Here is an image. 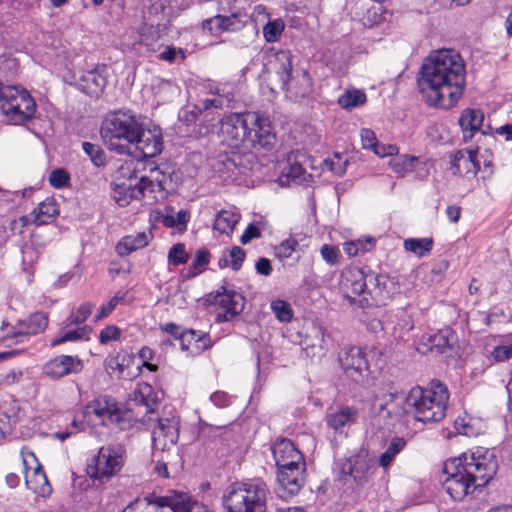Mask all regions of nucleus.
Instances as JSON below:
<instances>
[{"instance_id": "f257e3e1", "label": "nucleus", "mask_w": 512, "mask_h": 512, "mask_svg": "<svg viewBox=\"0 0 512 512\" xmlns=\"http://www.w3.org/2000/svg\"><path fill=\"white\" fill-rule=\"evenodd\" d=\"M465 64L453 49H440L422 64L417 84L422 100L429 106L451 109L462 98Z\"/></svg>"}, {"instance_id": "f03ea898", "label": "nucleus", "mask_w": 512, "mask_h": 512, "mask_svg": "<svg viewBox=\"0 0 512 512\" xmlns=\"http://www.w3.org/2000/svg\"><path fill=\"white\" fill-rule=\"evenodd\" d=\"M101 137L109 150L139 159L155 157L163 150L161 129L144 128L139 118L129 110L108 113L102 122Z\"/></svg>"}, {"instance_id": "7ed1b4c3", "label": "nucleus", "mask_w": 512, "mask_h": 512, "mask_svg": "<svg viewBox=\"0 0 512 512\" xmlns=\"http://www.w3.org/2000/svg\"><path fill=\"white\" fill-rule=\"evenodd\" d=\"M496 456L488 449L476 448L444 463L443 489L455 501L462 500L478 488L485 487L496 475Z\"/></svg>"}, {"instance_id": "20e7f679", "label": "nucleus", "mask_w": 512, "mask_h": 512, "mask_svg": "<svg viewBox=\"0 0 512 512\" xmlns=\"http://www.w3.org/2000/svg\"><path fill=\"white\" fill-rule=\"evenodd\" d=\"M222 141L245 153L251 149L271 150L276 135L270 119L257 112L231 113L221 120Z\"/></svg>"}, {"instance_id": "39448f33", "label": "nucleus", "mask_w": 512, "mask_h": 512, "mask_svg": "<svg viewBox=\"0 0 512 512\" xmlns=\"http://www.w3.org/2000/svg\"><path fill=\"white\" fill-rule=\"evenodd\" d=\"M449 391L439 380L434 379L429 387H413L405 398L407 412L423 423L438 422L446 414Z\"/></svg>"}, {"instance_id": "423d86ee", "label": "nucleus", "mask_w": 512, "mask_h": 512, "mask_svg": "<svg viewBox=\"0 0 512 512\" xmlns=\"http://www.w3.org/2000/svg\"><path fill=\"white\" fill-rule=\"evenodd\" d=\"M267 494L263 481L235 483L223 495V505L228 512H266Z\"/></svg>"}, {"instance_id": "0eeeda50", "label": "nucleus", "mask_w": 512, "mask_h": 512, "mask_svg": "<svg viewBox=\"0 0 512 512\" xmlns=\"http://www.w3.org/2000/svg\"><path fill=\"white\" fill-rule=\"evenodd\" d=\"M125 462V449L120 444L102 446L97 455L93 456L87 464L86 473L100 484L108 482L117 475Z\"/></svg>"}, {"instance_id": "6e6552de", "label": "nucleus", "mask_w": 512, "mask_h": 512, "mask_svg": "<svg viewBox=\"0 0 512 512\" xmlns=\"http://www.w3.org/2000/svg\"><path fill=\"white\" fill-rule=\"evenodd\" d=\"M274 48H267L268 59L264 63L262 80L267 87L277 93L285 91L291 78V60L287 51H277L272 54Z\"/></svg>"}, {"instance_id": "1a4fd4ad", "label": "nucleus", "mask_w": 512, "mask_h": 512, "mask_svg": "<svg viewBox=\"0 0 512 512\" xmlns=\"http://www.w3.org/2000/svg\"><path fill=\"white\" fill-rule=\"evenodd\" d=\"M86 409L88 413H93L100 418L104 425L116 424L121 430L127 428V411H124L110 396L102 395L93 399L87 404Z\"/></svg>"}, {"instance_id": "9d476101", "label": "nucleus", "mask_w": 512, "mask_h": 512, "mask_svg": "<svg viewBox=\"0 0 512 512\" xmlns=\"http://www.w3.org/2000/svg\"><path fill=\"white\" fill-rule=\"evenodd\" d=\"M339 362L346 376L355 383H361L370 373L367 355L360 347H345L339 355Z\"/></svg>"}, {"instance_id": "9b49d317", "label": "nucleus", "mask_w": 512, "mask_h": 512, "mask_svg": "<svg viewBox=\"0 0 512 512\" xmlns=\"http://www.w3.org/2000/svg\"><path fill=\"white\" fill-rule=\"evenodd\" d=\"M147 505H155L159 508L169 507L173 512H199L201 506L185 492L170 491L165 496L148 494L143 499Z\"/></svg>"}, {"instance_id": "f8f14e48", "label": "nucleus", "mask_w": 512, "mask_h": 512, "mask_svg": "<svg viewBox=\"0 0 512 512\" xmlns=\"http://www.w3.org/2000/svg\"><path fill=\"white\" fill-rule=\"evenodd\" d=\"M83 361L78 356L60 355L43 366V373L51 379H60L83 370Z\"/></svg>"}, {"instance_id": "ddd939ff", "label": "nucleus", "mask_w": 512, "mask_h": 512, "mask_svg": "<svg viewBox=\"0 0 512 512\" xmlns=\"http://www.w3.org/2000/svg\"><path fill=\"white\" fill-rule=\"evenodd\" d=\"M222 292H217L213 296V303L218 304L221 308L224 309L225 313L223 315L218 314V321H228L233 317L239 315L244 308V297L236 293L234 291H228L225 287L221 288ZM212 297V294L210 295Z\"/></svg>"}, {"instance_id": "4468645a", "label": "nucleus", "mask_w": 512, "mask_h": 512, "mask_svg": "<svg viewBox=\"0 0 512 512\" xmlns=\"http://www.w3.org/2000/svg\"><path fill=\"white\" fill-rule=\"evenodd\" d=\"M252 25L255 32H284L285 23L281 18L271 19L266 7L263 5L255 6L249 23L244 27Z\"/></svg>"}, {"instance_id": "2eb2a0df", "label": "nucleus", "mask_w": 512, "mask_h": 512, "mask_svg": "<svg viewBox=\"0 0 512 512\" xmlns=\"http://www.w3.org/2000/svg\"><path fill=\"white\" fill-rule=\"evenodd\" d=\"M305 468H294L290 471L277 473L279 483L278 494L280 497L296 495L305 483Z\"/></svg>"}, {"instance_id": "dca6fc26", "label": "nucleus", "mask_w": 512, "mask_h": 512, "mask_svg": "<svg viewBox=\"0 0 512 512\" xmlns=\"http://www.w3.org/2000/svg\"><path fill=\"white\" fill-rule=\"evenodd\" d=\"M476 154L477 152L473 150H458L452 154L450 160L452 173L475 176L480 169Z\"/></svg>"}, {"instance_id": "f3484780", "label": "nucleus", "mask_w": 512, "mask_h": 512, "mask_svg": "<svg viewBox=\"0 0 512 512\" xmlns=\"http://www.w3.org/2000/svg\"><path fill=\"white\" fill-rule=\"evenodd\" d=\"M457 342V335L450 327L438 330L427 338L428 349L437 354H443L452 349Z\"/></svg>"}, {"instance_id": "a211bd4d", "label": "nucleus", "mask_w": 512, "mask_h": 512, "mask_svg": "<svg viewBox=\"0 0 512 512\" xmlns=\"http://www.w3.org/2000/svg\"><path fill=\"white\" fill-rule=\"evenodd\" d=\"M22 462L25 469V483L26 486L33 490L35 493L45 496L50 494L51 486L47 480L46 474L42 469L41 465L37 462L36 467L33 469L32 475L30 476L27 471V460L22 455Z\"/></svg>"}, {"instance_id": "6ab92c4d", "label": "nucleus", "mask_w": 512, "mask_h": 512, "mask_svg": "<svg viewBox=\"0 0 512 512\" xmlns=\"http://www.w3.org/2000/svg\"><path fill=\"white\" fill-rule=\"evenodd\" d=\"M172 174L173 173L168 170L155 167L150 170L149 176H142V183L148 186L156 183L160 198H164L169 190L174 189ZM145 187L146 186L143 185L142 189H145Z\"/></svg>"}, {"instance_id": "aec40b11", "label": "nucleus", "mask_w": 512, "mask_h": 512, "mask_svg": "<svg viewBox=\"0 0 512 512\" xmlns=\"http://www.w3.org/2000/svg\"><path fill=\"white\" fill-rule=\"evenodd\" d=\"M0 109L6 117L7 122L19 125L24 124L33 117L36 110V104L34 103V107H27L26 109L25 106L13 105V103L0 101Z\"/></svg>"}, {"instance_id": "412c9836", "label": "nucleus", "mask_w": 512, "mask_h": 512, "mask_svg": "<svg viewBox=\"0 0 512 512\" xmlns=\"http://www.w3.org/2000/svg\"><path fill=\"white\" fill-rule=\"evenodd\" d=\"M0 109L6 117L7 122L19 125L24 124L33 117L36 110V104L34 103V107H27L26 109L25 106L13 105V103L0 101Z\"/></svg>"}, {"instance_id": "4be33fe9", "label": "nucleus", "mask_w": 512, "mask_h": 512, "mask_svg": "<svg viewBox=\"0 0 512 512\" xmlns=\"http://www.w3.org/2000/svg\"><path fill=\"white\" fill-rule=\"evenodd\" d=\"M0 101L13 103L27 107H34V99L23 88L18 86L3 85L0 82Z\"/></svg>"}, {"instance_id": "5701e85b", "label": "nucleus", "mask_w": 512, "mask_h": 512, "mask_svg": "<svg viewBox=\"0 0 512 512\" xmlns=\"http://www.w3.org/2000/svg\"><path fill=\"white\" fill-rule=\"evenodd\" d=\"M357 418V409L349 406L340 407L326 414L328 426L335 431L341 430L346 425L355 423Z\"/></svg>"}, {"instance_id": "b1692460", "label": "nucleus", "mask_w": 512, "mask_h": 512, "mask_svg": "<svg viewBox=\"0 0 512 512\" xmlns=\"http://www.w3.org/2000/svg\"><path fill=\"white\" fill-rule=\"evenodd\" d=\"M106 78L95 70L84 73L78 83L79 89L90 97H98L106 86Z\"/></svg>"}, {"instance_id": "393cba45", "label": "nucleus", "mask_w": 512, "mask_h": 512, "mask_svg": "<svg viewBox=\"0 0 512 512\" xmlns=\"http://www.w3.org/2000/svg\"><path fill=\"white\" fill-rule=\"evenodd\" d=\"M342 288L354 297L366 293L365 273L362 269H350L342 274Z\"/></svg>"}, {"instance_id": "a878e982", "label": "nucleus", "mask_w": 512, "mask_h": 512, "mask_svg": "<svg viewBox=\"0 0 512 512\" xmlns=\"http://www.w3.org/2000/svg\"><path fill=\"white\" fill-rule=\"evenodd\" d=\"M152 236L150 233L139 232L135 235L123 237L116 245V252L119 256L129 255L131 252L146 247Z\"/></svg>"}, {"instance_id": "bb28decb", "label": "nucleus", "mask_w": 512, "mask_h": 512, "mask_svg": "<svg viewBox=\"0 0 512 512\" xmlns=\"http://www.w3.org/2000/svg\"><path fill=\"white\" fill-rule=\"evenodd\" d=\"M241 28L240 22L236 21L235 14H232L230 17L216 15L202 23V29L208 32H211L213 29H218L222 32H236Z\"/></svg>"}, {"instance_id": "cd10ccee", "label": "nucleus", "mask_w": 512, "mask_h": 512, "mask_svg": "<svg viewBox=\"0 0 512 512\" xmlns=\"http://www.w3.org/2000/svg\"><path fill=\"white\" fill-rule=\"evenodd\" d=\"M152 437L165 439L169 444H177L179 437L177 421L174 418L158 419Z\"/></svg>"}, {"instance_id": "c85d7f7f", "label": "nucleus", "mask_w": 512, "mask_h": 512, "mask_svg": "<svg viewBox=\"0 0 512 512\" xmlns=\"http://www.w3.org/2000/svg\"><path fill=\"white\" fill-rule=\"evenodd\" d=\"M295 100L303 99L308 97L313 92V81L310 74L306 70H302L298 74L293 84L287 88Z\"/></svg>"}, {"instance_id": "c756f323", "label": "nucleus", "mask_w": 512, "mask_h": 512, "mask_svg": "<svg viewBox=\"0 0 512 512\" xmlns=\"http://www.w3.org/2000/svg\"><path fill=\"white\" fill-rule=\"evenodd\" d=\"M20 328L24 336H31L41 333L45 330L48 325V317L43 312H36L31 314L25 320L18 321Z\"/></svg>"}, {"instance_id": "7c9ffc66", "label": "nucleus", "mask_w": 512, "mask_h": 512, "mask_svg": "<svg viewBox=\"0 0 512 512\" xmlns=\"http://www.w3.org/2000/svg\"><path fill=\"white\" fill-rule=\"evenodd\" d=\"M484 120V114L478 109H465L459 118V125L464 133L469 132V136L465 134V138L473 137V132L477 131Z\"/></svg>"}, {"instance_id": "2f4dec72", "label": "nucleus", "mask_w": 512, "mask_h": 512, "mask_svg": "<svg viewBox=\"0 0 512 512\" xmlns=\"http://www.w3.org/2000/svg\"><path fill=\"white\" fill-rule=\"evenodd\" d=\"M272 453L275 463L287 461L289 458L299 459L300 452L289 439L283 438L277 440L272 446Z\"/></svg>"}, {"instance_id": "473e14b6", "label": "nucleus", "mask_w": 512, "mask_h": 512, "mask_svg": "<svg viewBox=\"0 0 512 512\" xmlns=\"http://www.w3.org/2000/svg\"><path fill=\"white\" fill-rule=\"evenodd\" d=\"M34 215L33 223L37 226L45 225L50 219L58 215V210L53 199H47L41 202L32 213Z\"/></svg>"}, {"instance_id": "72a5a7b5", "label": "nucleus", "mask_w": 512, "mask_h": 512, "mask_svg": "<svg viewBox=\"0 0 512 512\" xmlns=\"http://www.w3.org/2000/svg\"><path fill=\"white\" fill-rule=\"evenodd\" d=\"M240 216L232 211H220L214 221V229L222 234H229L234 230Z\"/></svg>"}, {"instance_id": "f704fd0d", "label": "nucleus", "mask_w": 512, "mask_h": 512, "mask_svg": "<svg viewBox=\"0 0 512 512\" xmlns=\"http://www.w3.org/2000/svg\"><path fill=\"white\" fill-rule=\"evenodd\" d=\"M143 185L144 183H142L141 177L136 185L132 186L131 184H129V187H121V189L130 190V198H135L138 200L147 199L149 201H157L158 196L156 195V193L159 192L156 183H153V185L151 186L145 184V189H142Z\"/></svg>"}, {"instance_id": "c9c22d12", "label": "nucleus", "mask_w": 512, "mask_h": 512, "mask_svg": "<svg viewBox=\"0 0 512 512\" xmlns=\"http://www.w3.org/2000/svg\"><path fill=\"white\" fill-rule=\"evenodd\" d=\"M366 293L374 300L379 301L383 296L386 286L385 278L375 273L365 274Z\"/></svg>"}, {"instance_id": "e433bc0d", "label": "nucleus", "mask_w": 512, "mask_h": 512, "mask_svg": "<svg viewBox=\"0 0 512 512\" xmlns=\"http://www.w3.org/2000/svg\"><path fill=\"white\" fill-rule=\"evenodd\" d=\"M369 470V464L365 460L357 458L354 463H349L348 471L345 466L342 471L353 478L357 485H364L367 482L366 474Z\"/></svg>"}, {"instance_id": "4c0bfd02", "label": "nucleus", "mask_w": 512, "mask_h": 512, "mask_svg": "<svg viewBox=\"0 0 512 512\" xmlns=\"http://www.w3.org/2000/svg\"><path fill=\"white\" fill-rule=\"evenodd\" d=\"M406 441L400 437H394L387 449L379 457V465L383 468H387L395 456L405 447Z\"/></svg>"}, {"instance_id": "58836bf2", "label": "nucleus", "mask_w": 512, "mask_h": 512, "mask_svg": "<svg viewBox=\"0 0 512 512\" xmlns=\"http://www.w3.org/2000/svg\"><path fill=\"white\" fill-rule=\"evenodd\" d=\"M245 255L246 253L241 247L234 246L227 255L220 259L219 266L221 268L230 266L234 271H238L242 266Z\"/></svg>"}, {"instance_id": "ea45409f", "label": "nucleus", "mask_w": 512, "mask_h": 512, "mask_svg": "<svg viewBox=\"0 0 512 512\" xmlns=\"http://www.w3.org/2000/svg\"><path fill=\"white\" fill-rule=\"evenodd\" d=\"M432 238H410L404 241V248L419 257L425 256L432 250Z\"/></svg>"}, {"instance_id": "a19ab883", "label": "nucleus", "mask_w": 512, "mask_h": 512, "mask_svg": "<svg viewBox=\"0 0 512 512\" xmlns=\"http://www.w3.org/2000/svg\"><path fill=\"white\" fill-rule=\"evenodd\" d=\"M366 102V94L360 90H347L338 99V104L344 109H352Z\"/></svg>"}, {"instance_id": "79ce46f5", "label": "nucleus", "mask_w": 512, "mask_h": 512, "mask_svg": "<svg viewBox=\"0 0 512 512\" xmlns=\"http://www.w3.org/2000/svg\"><path fill=\"white\" fill-rule=\"evenodd\" d=\"M93 308L94 305L92 303H83L75 312H72L71 315L67 318V323L64 329H66L70 325L83 324L91 315Z\"/></svg>"}, {"instance_id": "37998d69", "label": "nucleus", "mask_w": 512, "mask_h": 512, "mask_svg": "<svg viewBox=\"0 0 512 512\" xmlns=\"http://www.w3.org/2000/svg\"><path fill=\"white\" fill-rule=\"evenodd\" d=\"M82 148L95 166L101 167L105 165L106 155L104 150L99 145L90 142H83Z\"/></svg>"}, {"instance_id": "c03bdc74", "label": "nucleus", "mask_w": 512, "mask_h": 512, "mask_svg": "<svg viewBox=\"0 0 512 512\" xmlns=\"http://www.w3.org/2000/svg\"><path fill=\"white\" fill-rule=\"evenodd\" d=\"M210 253L207 249H200L196 251L195 258L191 267L188 270L187 277H195L200 274L204 267L209 263Z\"/></svg>"}, {"instance_id": "a18cd8bd", "label": "nucleus", "mask_w": 512, "mask_h": 512, "mask_svg": "<svg viewBox=\"0 0 512 512\" xmlns=\"http://www.w3.org/2000/svg\"><path fill=\"white\" fill-rule=\"evenodd\" d=\"M271 310L280 322H289L293 317L290 304L283 300L272 301Z\"/></svg>"}, {"instance_id": "49530a36", "label": "nucleus", "mask_w": 512, "mask_h": 512, "mask_svg": "<svg viewBox=\"0 0 512 512\" xmlns=\"http://www.w3.org/2000/svg\"><path fill=\"white\" fill-rule=\"evenodd\" d=\"M90 329L87 326L78 327L72 331H62L61 335L52 340L51 345L56 346L68 341H75L82 339Z\"/></svg>"}, {"instance_id": "de8ad7c7", "label": "nucleus", "mask_w": 512, "mask_h": 512, "mask_svg": "<svg viewBox=\"0 0 512 512\" xmlns=\"http://www.w3.org/2000/svg\"><path fill=\"white\" fill-rule=\"evenodd\" d=\"M152 450L153 455L155 456L158 452L162 454V456H177V446L176 444H169L165 439L152 437Z\"/></svg>"}, {"instance_id": "09e8293b", "label": "nucleus", "mask_w": 512, "mask_h": 512, "mask_svg": "<svg viewBox=\"0 0 512 512\" xmlns=\"http://www.w3.org/2000/svg\"><path fill=\"white\" fill-rule=\"evenodd\" d=\"M188 254L183 243L175 244L168 253V261L174 266L184 264L188 261Z\"/></svg>"}, {"instance_id": "8fccbe9b", "label": "nucleus", "mask_w": 512, "mask_h": 512, "mask_svg": "<svg viewBox=\"0 0 512 512\" xmlns=\"http://www.w3.org/2000/svg\"><path fill=\"white\" fill-rule=\"evenodd\" d=\"M305 169L298 162H291V159H288L287 166L282 170V176L286 177L287 180L301 181L303 179Z\"/></svg>"}, {"instance_id": "3c124183", "label": "nucleus", "mask_w": 512, "mask_h": 512, "mask_svg": "<svg viewBox=\"0 0 512 512\" xmlns=\"http://www.w3.org/2000/svg\"><path fill=\"white\" fill-rule=\"evenodd\" d=\"M298 246V241L290 237L275 247V254L278 258H289Z\"/></svg>"}, {"instance_id": "603ef678", "label": "nucleus", "mask_w": 512, "mask_h": 512, "mask_svg": "<svg viewBox=\"0 0 512 512\" xmlns=\"http://www.w3.org/2000/svg\"><path fill=\"white\" fill-rule=\"evenodd\" d=\"M70 174L64 169H54L49 175V183L52 187L60 189L68 184Z\"/></svg>"}, {"instance_id": "864d4df0", "label": "nucleus", "mask_w": 512, "mask_h": 512, "mask_svg": "<svg viewBox=\"0 0 512 512\" xmlns=\"http://www.w3.org/2000/svg\"><path fill=\"white\" fill-rule=\"evenodd\" d=\"M177 56H179L181 60L184 61L186 58L185 51L182 48L165 46L164 50L159 53L158 57L160 60L172 63L176 60Z\"/></svg>"}, {"instance_id": "5fc2aeb1", "label": "nucleus", "mask_w": 512, "mask_h": 512, "mask_svg": "<svg viewBox=\"0 0 512 512\" xmlns=\"http://www.w3.org/2000/svg\"><path fill=\"white\" fill-rule=\"evenodd\" d=\"M202 113V109L198 106L190 108L187 106L179 112V120L184 122L186 125L194 123L199 115Z\"/></svg>"}, {"instance_id": "6e6d98bb", "label": "nucleus", "mask_w": 512, "mask_h": 512, "mask_svg": "<svg viewBox=\"0 0 512 512\" xmlns=\"http://www.w3.org/2000/svg\"><path fill=\"white\" fill-rule=\"evenodd\" d=\"M121 187H129V185L125 183L115 184L114 199L119 206L124 207L128 205L133 198H130V190H122Z\"/></svg>"}, {"instance_id": "4d7b16f0", "label": "nucleus", "mask_w": 512, "mask_h": 512, "mask_svg": "<svg viewBox=\"0 0 512 512\" xmlns=\"http://www.w3.org/2000/svg\"><path fill=\"white\" fill-rule=\"evenodd\" d=\"M321 256L322 258L331 265H334L338 262L340 257L339 250L331 245L325 244L321 247Z\"/></svg>"}, {"instance_id": "13d9d810", "label": "nucleus", "mask_w": 512, "mask_h": 512, "mask_svg": "<svg viewBox=\"0 0 512 512\" xmlns=\"http://www.w3.org/2000/svg\"><path fill=\"white\" fill-rule=\"evenodd\" d=\"M276 465L278 468V472L290 471L292 469L294 470V468H305V462H304L302 454H300L299 459H296V457L289 458V459H287V461H284L281 463L277 462Z\"/></svg>"}, {"instance_id": "bf43d9fd", "label": "nucleus", "mask_w": 512, "mask_h": 512, "mask_svg": "<svg viewBox=\"0 0 512 512\" xmlns=\"http://www.w3.org/2000/svg\"><path fill=\"white\" fill-rule=\"evenodd\" d=\"M216 163L218 165L223 166V168H220V167L218 168L219 172L233 171L238 165L234 156H229L228 154H225V153L218 155V157L216 159Z\"/></svg>"}, {"instance_id": "052dcab7", "label": "nucleus", "mask_w": 512, "mask_h": 512, "mask_svg": "<svg viewBox=\"0 0 512 512\" xmlns=\"http://www.w3.org/2000/svg\"><path fill=\"white\" fill-rule=\"evenodd\" d=\"M1 331L4 333L3 340L17 339L18 337L24 336L23 333H20L22 330L18 322L15 325H9L8 323L3 322Z\"/></svg>"}, {"instance_id": "680f3d73", "label": "nucleus", "mask_w": 512, "mask_h": 512, "mask_svg": "<svg viewBox=\"0 0 512 512\" xmlns=\"http://www.w3.org/2000/svg\"><path fill=\"white\" fill-rule=\"evenodd\" d=\"M120 337V329L114 325L107 326L99 334V341L106 344L112 340H117Z\"/></svg>"}, {"instance_id": "e2e57ef3", "label": "nucleus", "mask_w": 512, "mask_h": 512, "mask_svg": "<svg viewBox=\"0 0 512 512\" xmlns=\"http://www.w3.org/2000/svg\"><path fill=\"white\" fill-rule=\"evenodd\" d=\"M491 356L496 362H504L512 358V349L509 345L497 346L492 350Z\"/></svg>"}, {"instance_id": "0e129e2a", "label": "nucleus", "mask_w": 512, "mask_h": 512, "mask_svg": "<svg viewBox=\"0 0 512 512\" xmlns=\"http://www.w3.org/2000/svg\"><path fill=\"white\" fill-rule=\"evenodd\" d=\"M124 300L123 296H119L118 294L111 298V300L100 308L99 313L96 316V320L103 319L107 317L117 306V304Z\"/></svg>"}, {"instance_id": "69168bd1", "label": "nucleus", "mask_w": 512, "mask_h": 512, "mask_svg": "<svg viewBox=\"0 0 512 512\" xmlns=\"http://www.w3.org/2000/svg\"><path fill=\"white\" fill-rule=\"evenodd\" d=\"M360 136L364 149H373L377 146L378 141L376 135L371 129H362Z\"/></svg>"}, {"instance_id": "338daca9", "label": "nucleus", "mask_w": 512, "mask_h": 512, "mask_svg": "<svg viewBox=\"0 0 512 512\" xmlns=\"http://www.w3.org/2000/svg\"><path fill=\"white\" fill-rule=\"evenodd\" d=\"M197 332L198 331L193 330V329H188V330L180 332L179 340L181 341V349L182 350L188 351L190 348L189 347L190 344L192 342L196 343Z\"/></svg>"}, {"instance_id": "774afa93", "label": "nucleus", "mask_w": 512, "mask_h": 512, "mask_svg": "<svg viewBox=\"0 0 512 512\" xmlns=\"http://www.w3.org/2000/svg\"><path fill=\"white\" fill-rule=\"evenodd\" d=\"M211 338L208 333L200 334L197 332V339H196V346L195 351L193 353L198 354L202 351H205L209 348H211Z\"/></svg>"}]
</instances>
